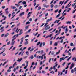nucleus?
Returning a JSON list of instances; mask_svg holds the SVG:
<instances>
[{
	"label": "nucleus",
	"instance_id": "17",
	"mask_svg": "<svg viewBox=\"0 0 76 76\" xmlns=\"http://www.w3.org/2000/svg\"><path fill=\"white\" fill-rule=\"evenodd\" d=\"M26 54H27V56H28L29 54V52L28 51H26Z\"/></svg>",
	"mask_w": 76,
	"mask_h": 76
},
{
	"label": "nucleus",
	"instance_id": "39",
	"mask_svg": "<svg viewBox=\"0 0 76 76\" xmlns=\"http://www.w3.org/2000/svg\"><path fill=\"white\" fill-rule=\"evenodd\" d=\"M29 23H30V22L28 21L26 23V25H28V24H29Z\"/></svg>",
	"mask_w": 76,
	"mask_h": 76
},
{
	"label": "nucleus",
	"instance_id": "5",
	"mask_svg": "<svg viewBox=\"0 0 76 76\" xmlns=\"http://www.w3.org/2000/svg\"><path fill=\"white\" fill-rule=\"evenodd\" d=\"M25 14V12H23L21 13H20V15H19V16H23V15H24Z\"/></svg>",
	"mask_w": 76,
	"mask_h": 76
},
{
	"label": "nucleus",
	"instance_id": "61",
	"mask_svg": "<svg viewBox=\"0 0 76 76\" xmlns=\"http://www.w3.org/2000/svg\"><path fill=\"white\" fill-rule=\"evenodd\" d=\"M74 72H76V67H75L74 69Z\"/></svg>",
	"mask_w": 76,
	"mask_h": 76
},
{
	"label": "nucleus",
	"instance_id": "30",
	"mask_svg": "<svg viewBox=\"0 0 76 76\" xmlns=\"http://www.w3.org/2000/svg\"><path fill=\"white\" fill-rule=\"evenodd\" d=\"M60 51L59 50L58 51V52H57L56 53V55H57V54H60Z\"/></svg>",
	"mask_w": 76,
	"mask_h": 76
},
{
	"label": "nucleus",
	"instance_id": "51",
	"mask_svg": "<svg viewBox=\"0 0 76 76\" xmlns=\"http://www.w3.org/2000/svg\"><path fill=\"white\" fill-rule=\"evenodd\" d=\"M6 21H4L2 23V24H3V25L5 23H6Z\"/></svg>",
	"mask_w": 76,
	"mask_h": 76
},
{
	"label": "nucleus",
	"instance_id": "47",
	"mask_svg": "<svg viewBox=\"0 0 76 76\" xmlns=\"http://www.w3.org/2000/svg\"><path fill=\"white\" fill-rule=\"evenodd\" d=\"M51 58H50L49 60V62L51 63Z\"/></svg>",
	"mask_w": 76,
	"mask_h": 76
},
{
	"label": "nucleus",
	"instance_id": "22",
	"mask_svg": "<svg viewBox=\"0 0 76 76\" xmlns=\"http://www.w3.org/2000/svg\"><path fill=\"white\" fill-rule=\"evenodd\" d=\"M8 61L7 60V62H5L2 65V66H4V65H5V64H6V63L7 62H8Z\"/></svg>",
	"mask_w": 76,
	"mask_h": 76
},
{
	"label": "nucleus",
	"instance_id": "14",
	"mask_svg": "<svg viewBox=\"0 0 76 76\" xmlns=\"http://www.w3.org/2000/svg\"><path fill=\"white\" fill-rule=\"evenodd\" d=\"M55 66H55L56 67L57 66H58V64H57V62H56L55 63Z\"/></svg>",
	"mask_w": 76,
	"mask_h": 76
},
{
	"label": "nucleus",
	"instance_id": "4",
	"mask_svg": "<svg viewBox=\"0 0 76 76\" xmlns=\"http://www.w3.org/2000/svg\"><path fill=\"white\" fill-rule=\"evenodd\" d=\"M43 6H44V7H46V8H48L49 7H50V5H45V4H43Z\"/></svg>",
	"mask_w": 76,
	"mask_h": 76
},
{
	"label": "nucleus",
	"instance_id": "36",
	"mask_svg": "<svg viewBox=\"0 0 76 76\" xmlns=\"http://www.w3.org/2000/svg\"><path fill=\"white\" fill-rule=\"evenodd\" d=\"M37 73H41V71H38L37 72Z\"/></svg>",
	"mask_w": 76,
	"mask_h": 76
},
{
	"label": "nucleus",
	"instance_id": "12",
	"mask_svg": "<svg viewBox=\"0 0 76 76\" xmlns=\"http://www.w3.org/2000/svg\"><path fill=\"white\" fill-rule=\"evenodd\" d=\"M67 29L68 28H66L65 29V34H67V32L68 31V29Z\"/></svg>",
	"mask_w": 76,
	"mask_h": 76
},
{
	"label": "nucleus",
	"instance_id": "45",
	"mask_svg": "<svg viewBox=\"0 0 76 76\" xmlns=\"http://www.w3.org/2000/svg\"><path fill=\"white\" fill-rule=\"evenodd\" d=\"M32 18H31L29 19V21L30 22H32Z\"/></svg>",
	"mask_w": 76,
	"mask_h": 76
},
{
	"label": "nucleus",
	"instance_id": "21",
	"mask_svg": "<svg viewBox=\"0 0 76 76\" xmlns=\"http://www.w3.org/2000/svg\"><path fill=\"white\" fill-rule=\"evenodd\" d=\"M22 3L23 4H26V2L25 1H23L22 2Z\"/></svg>",
	"mask_w": 76,
	"mask_h": 76
},
{
	"label": "nucleus",
	"instance_id": "55",
	"mask_svg": "<svg viewBox=\"0 0 76 76\" xmlns=\"http://www.w3.org/2000/svg\"><path fill=\"white\" fill-rule=\"evenodd\" d=\"M23 38H24V37H22L21 39V41H22L23 42Z\"/></svg>",
	"mask_w": 76,
	"mask_h": 76
},
{
	"label": "nucleus",
	"instance_id": "23",
	"mask_svg": "<svg viewBox=\"0 0 76 76\" xmlns=\"http://www.w3.org/2000/svg\"><path fill=\"white\" fill-rule=\"evenodd\" d=\"M51 55L54 56V51H52L51 53Z\"/></svg>",
	"mask_w": 76,
	"mask_h": 76
},
{
	"label": "nucleus",
	"instance_id": "3",
	"mask_svg": "<svg viewBox=\"0 0 76 76\" xmlns=\"http://www.w3.org/2000/svg\"><path fill=\"white\" fill-rule=\"evenodd\" d=\"M52 19H53V18H52V17H51L50 19H48L46 21V23H48V22H50V21H51V20H52Z\"/></svg>",
	"mask_w": 76,
	"mask_h": 76
},
{
	"label": "nucleus",
	"instance_id": "27",
	"mask_svg": "<svg viewBox=\"0 0 76 76\" xmlns=\"http://www.w3.org/2000/svg\"><path fill=\"white\" fill-rule=\"evenodd\" d=\"M9 35V33H7L6 34H5L4 36L5 37H7Z\"/></svg>",
	"mask_w": 76,
	"mask_h": 76
},
{
	"label": "nucleus",
	"instance_id": "20",
	"mask_svg": "<svg viewBox=\"0 0 76 76\" xmlns=\"http://www.w3.org/2000/svg\"><path fill=\"white\" fill-rule=\"evenodd\" d=\"M18 36H19V34H18L17 35H15L14 36H13V37L15 38V37H18Z\"/></svg>",
	"mask_w": 76,
	"mask_h": 76
},
{
	"label": "nucleus",
	"instance_id": "49",
	"mask_svg": "<svg viewBox=\"0 0 76 76\" xmlns=\"http://www.w3.org/2000/svg\"><path fill=\"white\" fill-rule=\"evenodd\" d=\"M48 13H47L45 15V17H46V16H48Z\"/></svg>",
	"mask_w": 76,
	"mask_h": 76
},
{
	"label": "nucleus",
	"instance_id": "48",
	"mask_svg": "<svg viewBox=\"0 0 76 76\" xmlns=\"http://www.w3.org/2000/svg\"><path fill=\"white\" fill-rule=\"evenodd\" d=\"M16 69L15 68L13 70V72H16Z\"/></svg>",
	"mask_w": 76,
	"mask_h": 76
},
{
	"label": "nucleus",
	"instance_id": "63",
	"mask_svg": "<svg viewBox=\"0 0 76 76\" xmlns=\"http://www.w3.org/2000/svg\"><path fill=\"white\" fill-rule=\"evenodd\" d=\"M61 9L59 11H58V13H60L61 12Z\"/></svg>",
	"mask_w": 76,
	"mask_h": 76
},
{
	"label": "nucleus",
	"instance_id": "11",
	"mask_svg": "<svg viewBox=\"0 0 76 76\" xmlns=\"http://www.w3.org/2000/svg\"><path fill=\"white\" fill-rule=\"evenodd\" d=\"M12 42L11 43L12 45H14L15 42H16L15 41H12Z\"/></svg>",
	"mask_w": 76,
	"mask_h": 76
},
{
	"label": "nucleus",
	"instance_id": "34",
	"mask_svg": "<svg viewBox=\"0 0 76 76\" xmlns=\"http://www.w3.org/2000/svg\"><path fill=\"white\" fill-rule=\"evenodd\" d=\"M58 11V9L56 10L54 12L55 13H57Z\"/></svg>",
	"mask_w": 76,
	"mask_h": 76
},
{
	"label": "nucleus",
	"instance_id": "44",
	"mask_svg": "<svg viewBox=\"0 0 76 76\" xmlns=\"http://www.w3.org/2000/svg\"><path fill=\"white\" fill-rule=\"evenodd\" d=\"M52 44H53V42L52 41H50V45H52Z\"/></svg>",
	"mask_w": 76,
	"mask_h": 76
},
{
	"label": "nucleus",
	"instance_id": "24",
	"mask_svg": "<svg viewBox=\"0 0 76 76\" xmlns=\"http://www.w3.org/2000/svg\"><path fill=\"white\" fill-rule=\"evenodd\" d=\"M57 7H58V6L57 5H56L54 6V8H55V9H56L57 8Z\"/></svg>",
	"mask_w": 76,
	"mask_h": 76
},
{
	"label": "nucleus",
	"instance_id": "38",
	"mask_svg": "<svg viewBox=\"0 0 76 76\" xmlns=\"http://www.w3.org/2000/svg\"><path fill=\"white\" fill-rule=\"evenodd\" d=\"M42 73L43 74H45L46 72L44 71H42Z\"/></svg>",
	"mask_w": 76,
	"mask_h": 76
},
{
	"label": "nucleus",
	"instance_id": "31",
	"mask_svg": "<svg viewBox=\"0 0 76 76\" xmlns=\"http://www.w3.org/2000/svg\"><path fill=\"white\" fill-rule=\"evenodd\" d=\"M71 72L72 73H74V70H73V69H71Z\"/></svg>",
	"mask_w": 76,
	"mask_h": 76
},
{
	"label": "nucleus",
	"instance_id": "19",
	"mask_svg": "<svg viewBox=\"0 0 76 76\" xmlns=\"http://www.w3.org/2000/svg\"><path fill=\"white\" fill-rule=\"evenodd\" d=\"M70 45L71 47H73L74 46V44H73V43H71L70 44Z\"/></svg>",
	"mask_w": 76,
	"mask_h": 76
},
{
	"label": "nucleus",
	"instance_id": "26",
	"mask_svg": "<svg viewBox=\"0 0 76 76\" xmlns=\"http://www.w3.org/2000/svg\"><path fill=\"white\" fill-rule=\"evenodd\" d=\"M13 38L12 39V41H15V39H16V38L13 37Z\"/></svg>",
	"mask_w": 76,
	"mask_h": 76
},
{
	"label": "nucleus",
	"instance_id": "7",
	"mask_svg": "<svg viewBox=\"0 0 76 76\" xmlns=\"http://www.w3.org/2000/svg\"><path fill=\"white\" fill-rule=\"evenodd\" d=\"M31 12H29L28 14L27 15H28V16L27 17V18H29V17H30V16H31V15H29L30 14H31Z\"/></svg>",
	"mask_w": 76,
	"mask_h": 76
},
{
	"label": "nucleus",
	"instance_id": "40",
	"mask_svg": "<svg viewBox=\"0 0 76 76\" xmlns=\"http://www.w3.org/2000/svg\"><path fill=\"white\" fill-rule=\"evenodd\" d=\"M50 7L51 8H53V7H54V5H53V4H52L50 6Z\"/></svg>",
	"mask_w": 76,
	"mask_h": 76
},
{
	"label": "nucleus",
	"instance_id": "42",
	"mask_svg": "<svg viewBox=\"0 0 76 76\" xmlns=\"http://www.w3.org/2000/svg\"><path fill=\"white\" fill-rule=\"evenodd\" d=\"M41 44V42H39L37 43V45H39Z\"/></svg>",
	"mask_w": 76,
	"mask_h": 76
},
{
	"label": "nucleus",
	"instance_id": "16",
	"mask_svg": "<svg viewBox=\"0 0 76 76\" xmlns=\"http://www.w3.org/2000/svg\"><path fill=\"white\" fill-rule=\"evenodd\" d=\"M29 42L28 41H26L25 43L24 44L25 45H27V44H28V43Z\"/></svg>",
	"mask_w": 76,
	"mask_h": 76
},
{
	"label": "nucleus",
	"instance_id": "53",
	"mask_svg": "<svg viewBox=\"0 0 76 76\" xmlns=\"http://www.w3.org/2000/svg\"><path fill=\"white\" fill-rule=\"evenodd\" d=\"M11 72V70L8 69L7 70V72Z\"/></svg>",
	"mask_w": 76,
	"mask_h": 76
},
{
	"label": "nucleus",
	"instance_id": "35",
	"mask_svg": "<svg viewBox=\"0 0 76 76\" xmlns=\"http://www.w3.org/2000/svg\"><path fill=\"white\" fill-rule=\"evenodd\" d=\"M10 44V41H9L7 43V45H9Z\"/></svg>",
	"mask_w": 76,
	"mask_h": 76
},
{
	"label": "nucleus",
	"instance_id": "29",
	"mask_svg": "<svg viewBox=\"0 0 76 76\" xmlns=\"http://www.w3.org/2000/svg\"><path fill=\"white\" fill-rule=\"evenodd\" d=\"M67 51V49H66L65 52H64V53H69V51Z\"/></svg>",
	"mask_w": 76,
	"mask_h": 76
},
{
	"label": "nucleus",
	"instance_id": "28",
	"mask_svg": "<svg viewBox=\"0 0 76 76\" xmlns=\"http://www.w3.org/2000/svg\"><path fill=\"white\" fill-rule=\"evenodd\" d=\"M72 58V56H71L70 57H69V58L67 59V60L68 61H69V60H70V58Z\"/></svg>",
	"mask_w": 76,
	"mask_h": 76
},
{
	"label": "nucleus",
	"instance_id": "37",
	"mask_svg": "<svg viewBox=\"0 0 76 76\" xmlns=\"http://www.w3.org/2000/svg\"><path fill=\"white\" fill-rule=\"evenodd\" d=\"M56 28H55L54 30H53V31L51 32L50 33H52V32H54L55 31H56Z\"/></svg>",
	"mask_w": 76,
	"mask_h": 76
},
{
	"label": "nucleus",
	"instance_id": "46",
	"mask_svg": "<svg viewBox=\"0 0 76 76\" xmlns=\"http://www.w3.org/2000/svg\"><path fill=\"white\" fill-rule=\"evenodd\" d=\"M1 7L2 9H4L6 7L5 6H2Z\"/></svg>",
	"mask_w": 76,
	"mask_h": 76
},
{
	"label": "nucleus",
	"instance_id": "18",
	"mask_svg": "<svg viewBox=\"0 0 76 76\" xmlns=\"http://www.w3.org/2000/svg\"><path fill=\"white\" fill-rule=\"evenodd\" d=\"M18 28H17V29L15 31V32H17V33H18L19 32V30H18Z\"/></svg>",
	"mask_w": 76,
	"mask_h": 76
},
{
	"label": "nucleus",
	"instance_id": "56",
	"mask_svg": "<svg viewBox=\"0 0 76 76\" xmlns=\"http://www.w3.org/2000/svg\"><path fill=\"white\" fill-rule=\"evenodd\" d=\"M56 60H57V58H56L54 60V62H55L56 61Z\"/></svg>",
	"mask_w": 76,
	"mask_h": 76
},
{
	"label": "nucleus",
	"instance_id": "10",
	"mask_svg": "<svg viewBox=\"0 0 76 76\" xmlns=\"http://www.w3.org/2000/svg\"><path fill=\"white\" fill-rule=\"evenodd\" d=\"M60 20H56L55 22H54V23H58V22H60Z\"/></svg>",
	"mask_w": 76,
	"mask_h": 76
},
{
	"label": "nucleus",
	"instance_id": "2",
	"mask_svg": "<svg viewBox=\"0 0 76 76\" xmlns=\"http://www.w3.org/2000/svg\"><path fill=\"white\" fill-rule=\"evenodd\" d=\"M75 64L74 63H72L71 64V66L70 67V70H71L75 66Z\"/></svg>",
	"mask_w": 76,
	"mask_h": 76
},
{
	"label": "nucleus",
	"instance_id": "32",
	"mask_svg": "<svg viewBox=\"0 0 76 76\" xmlns=\"http://www.w3.org/2000/svg\"><path fill=\"white\" fill-rule=\"evenodd\" d=\"M39 4H37L35 7V9H37V8L38 7V6H39Z\"/></svg>",
	"mask_w": 76,
	"mask_h": 76
},
{
	"label": "nucleus",
	"instance_id": "25",
	"mask_svg": "<svg viewBox=\"0 0 76 76\" xmlns=\"http://www.w3.org/2000/svg\"><path fill=\"white\" fill-rule=\"evenodd\" d=\"M60 13L56 17V18H58V17H60Z\"/></svg>",
	"mask_w": 76,
	"mask_h": 76
},
{
	"label": "nucleus",
	"instance_id": "9",
	"mask_svg": "<svg viewBox=\"0 0 76 76\" xmlns=\"http://www.w3.org/2000/svg\"><path fill=\"white\" fill-rule=\"evenodd\" d=\"M22 60V58H20V59H19V58H18V60L17 61L18 62H20V61H21Z\"/></svg>",
	"mask_w": 76,
	"mask_h": 76
},
{
	"label": "nucleus",
	"instance_id": "33",
	"mask_svg": "<svg viewBox=\"0 0 76 76\" xmlns=\"http://www.w3.org/2000/svg\"><path fill=\"white\" fill-rule=\"evenodd\" d=\"M76 3H75L72 4V7H74L75 5H76Z\"/></svg>",
	"mask_w": 76,
	"mask_h": 76
},
{
	"label": "nucleus",
	"instance_id": "59",
	"mask_svg": "<svg viewBox=\"0 0 76 76\" xmlns=\"http://www.w3.org/2000/svg\"><path fill=\"white\" fill-rule=\"evenodd\" d=\"M5 12L6 13V14H8V13H9V12L7 11H6Z\"/></svg>",
	"mask_w": 76,
	"mask_h": 76
},
{
	"label": "nucleus",
	"instance_id": "62",
	"mask_svg": "<svg viewBox=\"0 0 76 76\" xmlns=\"http://www.w3.org/2000/svg\"><path fill=\"white\" fill-rule=\"evenodd\" d=\"M43 63H42V61H41L40 63V65H42V64Z\"/></svg>",
	"mask_w": 76,
	"mask_h": 76
},
{
	"label": "nucleus",
	"instance_id": "57",
	"mask_svg": "<svg viewBox=\"0 0 76 76\" xmlns=\"http://www.w3.org/2000/svg\"><path fill=\"white\" fill-rule=\"evenodd\" d=\"M75 48H73L72 49V51H74V50H75Z\"/></svg>",
	"mask_w": 76,
	"mask_h": 76
},
{
	"label": "nucleus",
	"instance_id": "41",
	"mask_svg": "<svg viewBox=\"0 0 76 76\" xmlns=\"http://www.w3.org/2000/svg\"><path fill=\"white\" fill-rule=\"evenodd\" d=\"M52 35H53V34H51L50 35H48L49 37H50V38H51V36H52Z\"/></svg>",
	"mask_w": 76,
	"mask_h": 76
},
{
	"label": "nucleus",
	"instance_id": "43",
	"mask_svg": "<svg viewBox=\"0 0 76 76\" xmlns=\"http://www.w3.org/2000/svg\"><path fill=\"white\" fill-rule=\"evenodd\" d=\"M31 58L32 60V59H33V58H34V56H33V55H31Z\"/></svg>",
	"mask_w": 76,
	"mask_h": 76
},
{
	"label": "nucleus",
	"instance_id": "15",
	"mask_svg": "<svg viewBox=\"0 0 76 76\" xmlns=\"http://www.w3.org/2000/svg\"><path fill=\"white\" fill-rule=\"evenodd\" d=\"M16 65H17V64H16V62H15L14 64L13 65V67H15V66Z\"/></svg>",
	"mask_w": 76,
	"mask_h": 76
},
{
	"label": "nucleus",
	"instance_id": "52",
	"mask_svg": "<svg viewBox=\"0 0 76 76\" xmlns=\"http://www.w3.org/2000/svg\"><path fill=\"white\" fill-rule=\"evenodd\" d=\"M45 25V23H42V25L40 26V27H42V26H43V25Z\"/></svg>",
	"mask_w": 76,
	"mask_h": 76
},
{
	"label": "nucleus",
	"instance_id": "1",
	"mask_svg": "<svg viewBox=\"0 0 76 76\" xmlns=\"http://www.w3.org/2000/svg\"><path fill=\"white\" fill-rule=\"evenodd\" d=\"M48 23H46L44 25V27H45V30H48L50 28V26H49V25H48Z\"/></svg>",
	"mask_w": 76,
	"mask_h": 76
},
{
	"label": "nucleus",
	"instance_id": "58",
	"mask_svg": "<svg viewBox=\"0 0 76 76\" xmlns=\"http://www.w3.org/2000/svg\"><path fill=\"white\" fill-rule=\"evenodd\" d=\"M41 9V7H38V10H39Z\"/></svg>",
	"mask_w": 76,
	"mask_h": 76
},
{
	"label": "nucleus",
	"instance_id": "13",
	"mask_svg": "<svg viewBox=\"0 0 76 76\" xmlns=\"http://www.w3.org/2000/svg\"><path fill=\"white\" fill-rule=\"evenodd\" d=\"M66 24H71L72 22L68 21L66 23Z\"/></svg>",
	"mask_w": 76,
	"mask_h": 76
},
{
	"label": "nucleus",
	"instance_id": "64",
	"mask_svg": "<svg viewBox=\"0 0 76 76\" xmlns=\"http://www.w3.org/2000/svg\"><path fill=\"white\" fill-rule=\"evenodd\" d=\"M23 76H26V73H25L24 74V75H23Z\"/></svg>",
	"mask_w": 76,
	"mask_h": 76
},
{
	"label": "nucleus",
	"instance_id": "60",
	"mask_svg": "<svg viewBox=\"0 0 76 76\" xmlns=\"http://www.w3.org/2000/svg\"><path fill=\"white\" fill-rule=\"evenodd\" d=\"M19 17H17V18L16 19H15V20H18V19H19Z\"/></svg>",
	"mask_w": 76,
	"mask_h": 76
},
{
	"label": "nucleus",
	"instance_id": "50",
	"mask_svg": "<svg viewBox=\"0 0 76 76\" xmlns=\"http://www.w3.org/2000/svg\"><path fill=\"white\" fill-rule=\"evenodd\" d=\"M2 56H6V53H3L2 54Z\"/></svg>",
	"mask_w": 76,
	"mask_h": 76
},
{
	"label": "nucleus",
	"instance_id": "54",
	"mask_svg": "<svg viewBox=\"0 0 76 76\" xmlns=\"http://www.w3.org/2000/svg\"><path fill=\"white\" fill-rule=\"evenodd\" d=\"M43 46H44L45 45V43L44 42L42 43Z\"/></svg>",
	"mask_w": 76,
	"mask_h": 76
},
{
	"label": "nucleus",
	"instance_id": "8",
	"mask_svg": "<svg viewBox=\"0 0 76 76\" xmlns=\"http://www.w3.org/2000/svg\"><path fill=\"white\" fill-rule=\"evenodd\" d=\"M58 45V42H55L54 44L53 45L54 46H56Z\"/></svg>",
	"mask_w": 76,
	"mask_h": 76
},
{
	"label": "nucleus",
	"instance_id": "6",
	"mask_svg": "<svg viewBox=\"0 0 76 76\" xmlns=\"http://www.w3.org/2000/svg\"><path fill=\"white\" fill-rule=\"evenodd\" d=\"M65 59V58H63V57L62 58H60V60L59 61L60 62H61V61L62 60H64Z\"/></svg>",
	"mask_w": 76,
	"mask_h": 76
}]
</instances>
